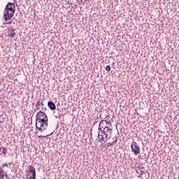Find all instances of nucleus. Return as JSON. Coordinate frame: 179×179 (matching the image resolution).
<instances>
[{"label": "nucleus", "mask_w": 179, "mask_h": 179, "mask_svg": "<svg viewBox=\"0 0 179 179\" xmlns=\"http://www.w3.org/2000/svg\"><path fill=\"white\" fill-rule=\"evenodd\" d=\"M143 169H145L143 166H142V167H141L140 169H139V170H141V171H142V170H143Z\"/></svg>", "instance_id": "412c9836"}, {"label": "nucleus", "mask_w": 179, "mask_h": 179, "mask_svg": "<svg viewBox=\"0 0 179 179\" xmlns=\"http://www.w3.org/2000/svg\"><path fill=\"white\" fill-rule=\"evenodd\" d=\"M98 131H101L102 134H113V124L110 122V121L101 120L99 122Z\"/></svg>", "instance_id": "7ed1b4c3"}, {"label": "nucleus", "mask_w": 179, "mask_h": 179, "mask_svg": "<svg viewBox=\"0 0 179 179\" xmlns=\"http://www.w3.org/2000/svg\"><path fill=\"white\" fill-rule=\"evenodd\" d=\"M131 152L138 156L141 153V148L139 147V144L138 143L133 141L131 145Z\"/></svg>", "instance_id": "39448f33"}, {"label": "nucleus", "mask_w": 179, "mask_h": 179, "mask_svg": "<svg viewBox=\"0 0 179 179\" xmlns=\"http://www.w3.org/2000/svg\"><path fill=\"white\" fill-rule=\"evenodd\" d=\"M16 10L15 3L8 2L6 6L4 13H3V17L6 22L8 20H10L12 17H13V15H15V12Z\"/></svg>", "instance_id": "f03ea898"}, {"label": "nucleus", "mask_w": 179, "mask_h": 179, "mask_svg": "<svg viewBox=\"0 0 179 179\" xmlns=\"http://www.w3.org/2000/svg\"><path fill=\"white\" fill-rule=\"evenodd\" d=\"M38 138H41V136H38Z\"/></svg>", "instance_id": "5701e85b"}, {"label": "nucleus", "mask_w": 179, "mask_h": 179, "mask_svg": "<svg viewBox=\"0 0 179 179\" xmlns=\"http://www.w3.org/2000/svg\"><path fill=\"white\" fill-rule=\"evenodd\" d=\"M28 167L29 169L28 171V176L32 174L31 176H30V177H34L36 178V169L34 168V166L31 165L29 166Z\"/></svg>", "instance_id": "423d86ee"}, {"label": "nucleus", "mask_w": 179, "mask_h": 179, "mask_svg": "<svg viewBox=\"0 0 179 179\" xmlns=\"http://www.w3.org/2000/svg\"><path fill=\"white\" fill-rule=\"evenodd\" d=\"M90 135H91V136H92V133H90Z\"/></svg>", "instance_id": "b1692460"}, {"label": "nucleus", "mask_w": 179, "mask_h": 179, "mask_svg": "<svg viewBox=\"0 0 179 179\" xmlns=\"http://www.w3.org/2000/svg\"><path fill=\"white\" fill-rule=\"evenodd\" d=\"M136 173H138V171H136Z\"/></svg>", "instance_id": "393cba45"}, {"label": "nucleus", "mask_w": 179, "mask_h": 179, "mask_svg": "<svg viewBox=\"0 0 179 179\" xmlns=\"http://www.w3.org/2000/svg\"><path fill=\"white\" fill-rule=\"evenodd\" d=\"M28 179H36V178L32 177V176H29V177L28 178Z\"/></svg>", "instance_id": "6ab92c4d"}, {"label": "nucleus", "mask_w": 179, "mask_h": 179, "mask_svg": "<svg viewBox=\"0 0 179 179\" xmlns=\"http://www.w3.org/2000/svg\"><path fill=\"white\" fill-rule=\"evenodd\" d=\"M15 30L13 28H12L11 29H8V37H11V38H13V37H15V36H16V33L15 32Z\"/></svg>", "instance_id": "0eeeda50"}, {"label": "nucleus", "mask_w": 179, "mask_h": 179, "mask_svg": "<svg viewBox=\"0 0 179 179\" xmlns=\"http://www.w3.org/2000/svg\"><path fill=\"white\" fill-rule=\"evenodd\" d=\"M2 167H9V166H8V164H3L2 165Z\"/></svg>", "instance_id": "dca6fc26"}, {"label": "nucleus", "mask_w": 179, "mask_h": 179, "mask_svg": "<svg viewBox=\"0 0 179 179\" xmlns=\"http://www.w3.org/2000/svg\"><path fill=\"white\" fill-rule=\"evenodd\" d=\"M42 110H43L42 113H45L47 110V108L42 107Z\"/></svg>", "instance_id": "2eb2a0df"}, {"label": "nucleus", "mask_w": 179, "mask_h": 179, "mask_svg": "<svg viewBox=\"0 0 179 179\" xmlns=\"http://www.w3.org/2000/svg\"><path fill=\"white\" fill-rule=\"evenodd\" d=\"M3 177H5V171H3V169L0 168V179H3Z\"/></svg>", "instance_id": "9d476101"}, {"label": "nucleus", "mask_w": 179, "mask_h": 179, "mask_svg": "<svg viewBox=\"0 0 179 179\" xmlns=\"http://www.w3.org/2000/svg\"><path fill=\"white\" fill-rule=\"evenodd\" d=\"M106 71L110 72V71H111V66H110V65L106 66Z\"/></svg>", "instance_id": "ddd939ff"}, {"label": "nucleus", "mask_w": 179, "mask_h": 179, "mask_svg": "<svg viewBox=\"0 0 179 179\" xmlns=\"http://www.w3.org/2000/svg\"><path fill=\"white\" fill-rule=\"evenodd\" d=\"M98 121H95L94 123V124H97Z\"/></svg>", "instance_id": "4be33fe9"}, {"label": "nucleus", "mask_w": 179, "mask_h": 179, "mask_svg": "<svg viewBox=\"0 0 179 179\" xmlns=\"http://www.w3.org/2000/svg\"><path fill=\"white\" fill-rule=\"evenodd\" d=\"M48 107H49L50 110H52V111H54L57 108V106H55V103L54 102L50 101L48 102Z\"/></svg>", "instance_id": "6e6552de"}, {"label": "nucleus", "mask_w": 179, "mask_h": 179, "mask_svg": "<svg viewBox=\"0 0 179 179\" xmlns=\"http://www.w3.org/2000/svg\"><path fill=\"white\" fill-rule=\"evenodd\" d=\"M112 134L113 133H108V132L103 133V131H99L98 134V138H99V142H101V143H106V142L109 139H111Z\"/></svg>", "instance_id": "20e7f679"}, {"label": "nucleus", "mask_w": 179, "mask_h": 179, "mask_svg": "<svg viewBox=\"0 0 179 179\" xmlns=\"http://www.w3.org/2000/svg\"><path fill=\"white\" fill-rule=\"evenodd\" d=\"M114 141L112 142V143L114 145L115 143H117V141H118V138L117 136H115L113 138Z\"/></svg>", "instance_id": "f8f14e48"}, {"label": "nucleus", "mask_w": 179, "mask_h": 179, "mask_svg": "<svg viewBox=\"0 0 179 179\" xmlns=\"http://www.w3.org/2000/svg\"><path fill=\"white\" fill-rule=\"evenodd\" d=\"M106 145L108 148V146H113V145H114V144H113V143H106Z\"/></svg>", "instance_id": "4468645a"}, {"label": "nucleus", "mask_w": 179, "mask_h": 179, "mask_svg": "<svg viewBox=\"0 0 179 179\" xmlns=\"http://www.w3.org/2000/svg\"><path fill=\"white\" fill-rule=\"evenodd\" d=\"M143 174H145V171H141V176H143Z\"/></svg>", "instance_id": "a211bd4d"}, {"label": "nucleus", "mask_w": 179, "mask_h": 179, "mask_svg": "<svg viewBox=\"0 0 179 179\" xmlns=\"http://www.w3.org/2000/svg\"><path fill=\"white\" fill-rule=\"evenodd\" d=\"M48 117H47V114L45 112L39 111L36 116V129L43 132V131H45L48 127Z\"/></svg>", "instance_id": "f257e3e1"}, {"label": "nucleus", "mask_w": 179, "mask_h": 179, "mask_svg": "<svg viewBox=\"0 0 179 179\" xmlns=\"http://www.w3.org/2000/svg\"><path fill=\"white\" fill-rule=\"evenodd\" d=\"M12 20H9L8 22H6V24H11Z\"/></svg>", "instance_id": "f3484780"}, {"label": "nucleus", "mask_w": 179, "mask_h": 179, "mask_svg": "<svg viewBox=\"0 0 179 179\" xmlns=\"http://www.w3.org/2000/svg\"><path fill=\"white\" fill-rule=\"evenodd\" d=\"M40 106H41V107H44V99L41 101H38V102L36 103V107H40Z\"/></svg>", "instance_id": "1a4fd4ad"}, {"label": "nucleus", "mask_w": 179, "mask_h": 179, "mask_svg": "<svg viewBox=\"0 0 179 179\" xmlns=\"http://www.w3.org/2000/svg\"><path fill=\"white\" fill-rule=\"evenodd\" d=\"M40 110V108L38 106L36 107V109H35V111H38Z\"/></svg>", "instance_id": "aec40b11"}, {"label": "nucleus", "mask_w": 179, "mask_h": 179, "mask_svg": "<svg viewBox=\"0 0 179 179\" xmlns=\"http://www.w3.org/2000/svg\"><path fill=\"white\" fill-rule=\"evenodd\" d=\"M0 150L1 151V152L3 153V155H6V153H8V150L6 149L3 147H1Z\"/></svg>", "instance_id": "9b49d317"}]
</instances>
